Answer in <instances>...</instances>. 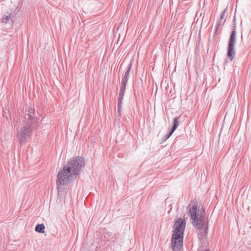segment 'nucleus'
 Segmentation results:
<instances>
[{
  "mask_svg": "<svg viewBox=\"0 0 251 251\" xmlns=\"http://www.w3.org/2000/svg\"><path fill=\"white\" fill-rule=\"evenodd\" d=\"M185 226V220L181 218H178L174 226V233L171 238V248L173 251H179L182 247Z\"/></svg>",
  "mask_w": 251,
  "mask_h": 251,
  "instance_id": "3",
  "label": "nucleus"
},
{
  "mask_svg": "<svg viewBox=\"0 0 251 251\" xmlns=\"http://www.w3.org/2000/svg\"><path fill=\"white\" fill-rule=\"evenodd\" d=\"M122 100H118V106H122Z\"/></svg>",
  "mask_w": 251,
  "mask_h": 251,
  "instance_id": "19",
  "label": "nucleus"
},
{
  "mask_svg": "<svg viewBox=\"0 0 251 251\" xmlns=\"http://www.w3.org/2000/svg\"><path fill=\"white\" fill-rule=\"evenodd\" d=\"M129 73H130L129 71H126V72H125V74L124 75V76L129 78Z\"/></svg>",
  "mask_w": 251,
  "mask_h": 251,
  "instance_id": "18",
  "label": "nucleus"
},
{
  "mask_svg": "<svg viewBox=\"0 0 251 251\" xmlns=\"http://www.w3.org/2000/svg\"><path fill=\"white\" fill-rule=\"evenodd\" d=\"M132 67V61H131L130 63L128 65L126 71H128L130 72Z\"/></svg>",
  "mask_w": 251,
  "mask_h": 251,
  "instance_id": "14",
  "label": "nucleus"
},
{
  "mask_svg": "<svg viewBox=\"0 0 251 251\" xmlns=\"http://www.w3.org/2000/svg\"><path fill=\"white\" fill-rule=\"evenodd\" d=\"M174 132V131H173V130L171 129L170 132L165 136V139L166 140L168 139L172 135Z\"/></svg>",
  "mask_w": 251,
  "mask_h": 251,
  "instance_id": "13",
  "label": "nucleus"
},
{
  "mask_svg": "<svg viewBox=\"0 0 251 251\" xmlns=\"http://www.w3.org/2000/svg\"><path fill=\"white\" fill-rule=\"evenodd\" d=\"M10 19V16H5V17H3V21H5V22H6V21H9Z\"/></svg>",
  "mask_w": 251,
  "mask_h": 251,
  "instance_id": "17",
  "label": "nucleus"
},
{
  "mask_svg": "<svg viewBox=\"0 0 251 251\" xmlns=\"http://www.w3.org/2000/svg\"><path fill=\"white\" fill-rule=\"evenodd\" d=\"M178 126V121L177 120V118L176 117L174 119L173 126L171 128V129L173 130V131H175V130L177 128Z\"/></svg>",
  "mask_w": 251,
  "mask_h": 251,
  "instance_id": "7",
  "label": "nucleus"
},
{
  "mask_svg": "<svg viewBox=\"0 0 251 251\" xmlns=\"http://www.w3.org/2000/svg\"><path fill=\"white\" fill-rule=\"evenodd\" d=\"M25 123L26 126L21 128L18 132L17 138L19 143L23 145L26 142L27 140L30 137L32 129H36L38 123L37 118L35 117V110L28 107L25 109Z\"/></svg>",
  "mask_w": 251,
  "mask_h": 251,
  "instance_id": "2",
  "label": "nucleus"
},
{
  "mask_svg": "<svg viewBox=\"0 0 251 251\" xmlns=\"http://www.w3.org/2000/svg\"><path fill=\"white\" fill-rule=\"evenodd\" d=\"M226 10L227 8H226L221 13V15L220 16V20H222L223 19L224 17H225L226 13Z\"/></svg>",
  "mask_w": 251,
  "mask_h": 251,
  "instance_id": "11",
  "label": "nucleus"
},
{
  "mask_svg": "<svg viewBox=\"0 0 251 251\" xmlns=\"http://www.w3.org/2000/svg\"><path fill=\"white\" fill-rule=\"evenodd\" d=\"M187 210L190 215L192 223L194 226L197 229H202L204 226V220L205 216L204 210L200 215L197 212V205L196 203H190L187 207Z\"/></svg>",
  "mask_w": 251,
  "mask_h": 251,
  "instance_id": "4",
  "label": "nucleus"
},
{
  "mask_svg": "<svg viewBox=\"0 0 251 251\" xmlns=\"http://www.w3.org/2000/svg\"><path fill=\"white\" fill-rule=\"evenodd\" d=\"M128 80V77L124 76V77L122 78L121 83L127 84Z\"/></svg>",
  "mask_w": 251,
  "mask_h": 251,
  "instance_id": "10",
  "label": "nucleus"
},
{
  "mask_svg": "<svg viewBox=\"0 0 251 251\" xmlns=\"http://www.w3.org/2000/svg\"><path fill=\"white\" fill-rule=\"evenodd\" d=\"M45 226L43 224H37L35 227V231L40 233H44L45 232Z\"/></svg>",
  "mask_w": 251,
  "mask_h": 251,
  "instance_id": "6",
  "label": "nucleus"
},
{
  "mask_svg": "<svg viewBox=\"0 0 251 251\" xmlns=\"http://www.w3.org/2000/svg\"><path fill=\"white\" fill-rule=\"evenodd\" d=\"M126 84L121 83L119 94H124L126 89Z\"/></svg>",
  "mask_w": 251,
  "mask_h": 251,
  "instance_id": "9",
  "label": "nucleus"
},
{
  "mask_svg": "<svg viewBox=\"0 0 251 251\" xmlns=\"http://www.w3.org/2000/svg\"><path fill=\"white\" fill-rule=\"evenodd\" d=\"M223 25H224V23H222L221 20L217 22L216 26L215 31L214 32V36H217L219 28Z\"/></svg>",
  "mask_w": 251,
  "mask_h": 251,
  "instance_id": "8",
  "label": "nucleus"
},
{
  "mask_svg": "<svg viewBox=\"0 0 251 251\" xmlns=\"http://www.w3.org/2000/svg\"><path fill=\"white\" fill-rule=\"evenodd\" d=\"M124 94H119L118 100H123L124 99Z\"/></svg>",
  "mask_w": 251,
  "mask_h": 251,
  "instance_id": "16",
  "label": "nucleus"
},
{
  "mask_svg": "<svg viewBox=\"0 0 251 251\" xmlns=\"http://www.w3.org/2000/svg\"><path fill=\"white\" fill-rule=\"evenodd\" d=\"M121 109H122V106H118V117L120 119L121 116Z\"/></svg>",
  "mask_w": 251,
  "mask_h": 251,
  "instance_id": "12",
  "label": "nucleus"
},
{
  "mask_svg": "<svg viewBox=\"0 0 251 251\" xmlns=\"http://www.w3.org/2000/svg\"><path fill=\"white\" fill-rule=\"evenodd\" d=\"M85 160L81 157H75L71 159L60 170L57 175L56 183L57 185L68 184L74 177H76L85 166Z\"/></svg>",
  "mask_w": 251,
  "mask_h": 251,
  "instance_id": "1",
  "label": "nucleus"
},
{
  "mask_svg": "<svg viewBox=\"0 0 251 251\" xmlns=\"http://www.w3.org/2000/svg\"><path fill=\"white\" fill-rule=\"evenodd\" d=\"M132 67V61H131L130 63L128 65L126 71H128L130 72Z\"/></svg>",
  "mask_w": 251,
  "mask_h": 251,
  "instance_id": "15",
  "label": "nucleus"
},
{
  "mask_svg": "<svg viewBox=\"0 0 251 251\" xmlns=\"http://www.w3.org/2000/svg\"><path fill=\"white\" fill-rule=\"evenodd\" d=\"M236 25H234L232 28V31L228 41L227 56L230 61L233 60L236 54L234 48V45L236 42Z\"/></svg>",
  "mask_w": 251,
  "mask_h": 251,
  "instance_id": "5",
  "label": "nucleus"
}]
</instances>
